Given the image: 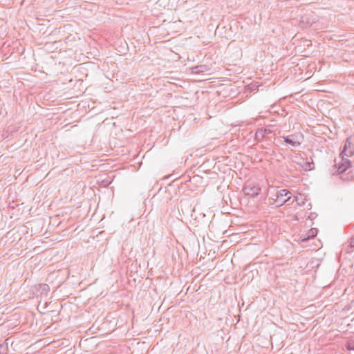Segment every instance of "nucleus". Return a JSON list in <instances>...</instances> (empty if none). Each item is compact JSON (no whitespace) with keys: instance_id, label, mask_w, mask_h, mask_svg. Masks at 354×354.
<instances>
[{"instance_id":"obj_1","label":"nucleus","mask_w":354,"mask_h":354,"mask_svg":"<svg viewBox=\"0 0 354 354\" xmlns=\"http://www.w3.org/2000/svg\"><path fill=\"white\" fill-rule=\"evenodd\" d=\"M354 155V142L351 138L346 140L342 151L338 158H335L334 165L330 169V174H340V178L344 181L354 180V172L351 169L352 163L348 159Z\"/></svg>"},{"instance_id":"obj_2","label":"nucleus","mask_w":354,"mask_h":354,"mask_svg":"<svg viewBox=\"0 0 354 354\" xmlns=\"http://www.w3.org/2000/svg\"><path fill=\"white\" fill-rule=\"evenodd\" d=\"M291 199V193L286 189H280L277 192L275 195H273L269 200H272L270 205H274L276 207H281L286 203L290 202Z\"/></svg>"},{"instance_id":"obj_3","label":"nucleus","mask_w":354,"mask_h":354,"mask_svg":"<svg viewBox=\"0 0 354 354\" xmlns=\"http://www.w3.org/2000/svg\"><path fill=\"white\" fill-rule=\"evenodd\" d=\"M75 41V37L73 35H69L67 36L64 41L59 40V41H55L53 42H47L45 44V47L48 50H51L53 46H56V47L52 50V52L54 50H56L58 48V45L60 44V48L59 50H61L62 48H68V44H70V46H73L72 42Z\"/></svg>"},{"instance_id":"obj_4","label":"nucleus","mask_w":354,"mask_h":354,"mask_svg":"<svg viewBox=\"0 0 354 354\" xmlns=\"http://www.w3.org/2000/svg\"><path fill=\"white\" fill-rule=\"evenodd\" d=\"M243 191L246 196L250 197H255L259 194L261 187L258 185H254L252 183H248L244 186Z\"/></svg>"},{"instance_id":"obj_5","label":"nucleus","mask_w":354,"mask_h":354,"mask_svg":"<svg viewBox=\"0 0 354 354\" xmlns=\"http://www.w3.org/2000/svg\"><path fill=\"white\" fill-rule=\"evenodd\" d=\"M272 131L270 128H261L259 129L254 136V139L257 142H261L263 138H266L268 135L271 134Z\"/></svg>"},{"instance_id":"obj_6","label":"nucleus","mask_w":354,"mask_h":354,"mask_svg":"<svg viewBox=\"0 0 354 354\" xmlns=\"http://www.w3.org/2000/svg\"><path fill=\"white\" fill-rule=\"evenodd\" d=\"M298 136L295 134H291L288 136H283L284 142L294 147H299L301 142L297 139Z\"/></svg>"},{"instance_id":"obj_7","label":"nucleus","mask_w":354,"mask_h":354,"mask_svg":"<svg viewBox=\"0 0 354 354\" xmlns=\"http://www.w3.org/2000/svg\"><path fill=\"white\" fill-rule=\"evenodd\" d=\"M346 347L350 351V354H354V340L348 341L346 344Z\"/></svg>"},{"instance_id":"obj_8","label":"nucleus","mask_w":354,"mask_h":354,"mask_svg":"<svg viewBox=\"0 0 354 354\" xmlns=\"http://www.w3.org/2000/svg\"><path fill=\"white\" fill-rule=\"evenodd\" d=\"M205 66H197L192 68V73L198 74L205 71Z\"/></svg>"},{"instance_id":"obj_9","label":"nucleus","mask_w":354,"mask_h":354,"mask_svg":"<svg viewBox=\"0 0 354 354\" xmlns=\"http://www.w3.org/2000/svg\"><path fill=\"white\" fill-rule=\"evenodd\" d=\"M317 230L316 228L310 229L308 232V233H307V238L306 239H310V238L315 237L317 235Z\"/></svg>"},{"instance_id":"obj_10","label":"nucleus","mask_w":354,"mask_h":354,"mask_svg":"<svg viewBox=\"0 0 354 354\" xmlns=\"http://www.w3.org/2000/svg\"><path fill=\"white\" fill-rule=\"evenodd\" d=\"M7 346V344H0V354H6L5 350L6 349Z\"/></svg>"},{"instance_id":"obj_11","label":"nucleus","mask_w":354,"mask_h":354,"mask_svg":"<svg viewBox=\"0 0 354 354\" xmlns=\"http://www.w3.org/2000/svg\"><path fill=\"white\" fill-rule=\"evenodd\" d=\"M307 166H308V168L309 170H311V169H314V163L312 162H307Z\"/></svg>"},{"instance_id":"obj_12","label":"nucleus","mask_w":354,"mask_h":354,"mask_svg":"<svg viewBox=\"0 0 354 354\" xmlns=\"http://www.w3.org/2000/svg\"><path fill=\"white\" fill-rule=\"evenodd\" d=\"M350 247L354 248V235L350 239Z\"/></svg>"},{"instance_id":"obj_13","label":"nucleus","mask_w":354,"mask_h":354,"mask_svg":"<svg viewBox=\"0 0 354 354\" xmlns=\"http://www.w3.org/2000/svg\"><path fill=\"white\" fill-rule=\"evenodd\" d=\"M295 201H297V203H298L299 205H301V203L299 202V201H300V199H299V197H298V196H296V197H295ZM304 202H302V203H301V205H304Z\"/></svg>"},{"instance_id":"obj_14","label":"nucleus","mask_w":354,"mask_h":354,"mask_svg":"<svg viewBox=\"0 0 354 354\" xmlns=\"http://www.w3.org/2000/svg\"><path fill=\"white\" fill-rule=\"evenodd\" d=\"M295 201H297V203H298L299 205H301V203L299 202V201H300V199H299V197H298V196H296V197H295ZM304 202H302V203H301V205H304Z\"/></svg>"},{"instance_id":"obj_15","label":"nucleus","mask_w":354,"mask_h":354,"mask_svg":"<svg viewBox=\"0 0 354 354\" xmlns=\"http://www.w3.org/2000/svg\"><path fill=\"white\" fill-rule=\"evenodd\" d=\"M258 86H257V88H258ZM254 87H255V85H252V84L249 85V88L251 89V90L256 89V88H254Z\"/></svg>"}]
</instances>
